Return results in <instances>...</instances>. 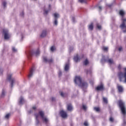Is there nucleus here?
Here are the masks:
<instances>
[{
	"label": "nucleus",
	"instance_id": "nucleus-2",
	"mask_svg": "<svg viewBox=\"0 0 126 126\" xmlns=\"http://www.w3.org/2000/svg\"><path fill=\"white\" fill-rule=\"evenodd\" d=\"M119 106L120 108L121 113L123 116H126V104H125V102H124L122 100H119Z\"/></svg>",
	"mask_w": 126,
	"mask_h": 126
},
{
	"label": "nucleus",
	"instance_id": "nucleus-23",
	"mask_svg": "<svg viewBox=\"0 0 126 126\" xmlns=\"http://www.w3.org/2000/svg\"><path fill=\"white\" fill-rule=\"evenodd\" d=\"M94 110L95 111V112H100V111H101V109H100L99 107H94Z\"/></svg>",
	"mask_w": 126,
	"mask_h": 126
},
{
	"label": "nucleus",
	"instance_id": "nucleus-15",
	"mask_svg": "<svg viewBox=\"0 0 126 126\" xmlns=\"http://www.w3.org/2000/svg\"><path fill=\"white\" fill-rule=\"evenodd\" d=\"M73 109V108L72 107V105L71 103H69L67 105V111H69L70 112H71L72 110Z\"/></svg>",
	"mask_w": 126,
	"mask_h": 126
},
{
	"label": "nucleus",
	"instance_id": "nucleus-9",
	"mask_svg": "<svg viewBox=\"0 0 126 126\" xmlns=\"http://www.w3.org/2000/svg\"><path fill=\"white\" fill-rule=\"evenodd\" d=\"M104 85L103 84H101L95 88V90L96 91H104Z\"/></svg>",
	"mask_w": 126,
	"mask_h": 126
},
{
	"label": "nucleus",
	"instance_id": "nucleus-38",
	"mask_svg": "<svg viewBox=\"0 0 126 126\" xmlns=\"http://www.w3.org/2000/svg\"><path fill=\"white\" fill-rule=\"evenodd\" d=\"M118 50H119V52H121V51H123V47L122 46L118 48Z\"/></svg>",
	"mask_w": 126,
	"mask_h": 126
},
{
	"label": "nucleus",
	"instance_id": "nucleus-17",
	"mask_svg": "<svg viewBox=\"0 0 126 126\" xmlns=\"http://www.w3.org/2000/svg\"><path fill=\"white\" fill-rule=\"evenodd\" d=\"M34 70V69L33 67L31 68L30 71V73L29 74V77L30 78L31 77H32V76L33 75V71Z\"/></svg>",
	"mask_w": 126,
	"mask_h": 126
},
{
	"label": "nucleus",
	"instance_id": "nucleus-12",
	"mask_svg": "<svg viewBox=\"0 0 126 126\" xmlns=\"http://www.w3.org/2000/svg\"><path fill=\"white\" fill-rule=\"evenodd\" d=\"M54 16L55 17L54 24L55 25H58V18L60 16L58 13H55L54 14Z\"/></svg>",
	"mask_w": 126,
	"mask_h": 126
},
{
	"label": "nucleus",
	"instance_id": "nucleus-3",
	"mask_svg": "<svg viewBox=\"0 0 126 126\" xmlns=\"http://www.w3.org/2000/svg\"><path fill=\"white\" fill-rule=\"evenodd\" d=\"M124 70L125 71L124 73L120 71L118 73L117 76L119 78L120 82H122L124 78H125L124 82L126 83V68H124Z\"/></svg>",
	"mask_w": 126,
	"mask_h": 126
},
{
	"label": "nucleus",
	"instance_id": "nucleus-4",
	"mask_svg": "<svg viewBox=\"0 0 126 126\" xmlns=\"http://www.w3.org/2000/svg\"><path fill=\"white\" fill-rule=\"evenodd\" d=\"M40 55V50L37 49L35 52L32 51H30L28 54V57H33L35 56V57H38Z\"/></svg>",
	"mask_w": 126,
	"mask_h": 126
},
{
	"label": "nucleus",
	"instance_id": "nucleus-39",
	"mask_svg": "<svg viewBox=\"0 0 126 126\" xmlns=\"http://www.w3.org/2000/svg\"><path fill=\"white\" fill-rule=\"evenodd\" d=\"M48 13H49V10H44V14H48Z\"/></svg>",
	"mask_w": 126,
	"mask_h": 126
},
{
	"label": "nucleus",
	"instance_id": "nucleus-11",
	"mask_svg": "<svg viewBox=\"0 0 126 126\" xmlns=\"http://www.w3.org/2000/svg\"><path fill=\"white\" fill-rule=\"evenodd\" d=\"M119 14L120 16H121L122 20H123V19H124V17H125V16L126 15V12L123 9L120 10Z\"/></svg>",
	"mask_w": 126,
	"mask_h": 126
},
{
	"label": "nucleus",
	"instance_id": "nucleus-18",
	"mask_svg": "<svg viewBox=\"0 0 126 126\" xmlns=\"http://www.w3.org/2000/svg\"><path fill=\"white\" fill-rule=\"evenodd\" d=\"M46 35H47V31L44 30V31H43L42 33L40 35V37H41L42 38H43V37H46Z\"/></svg>",
	"mask_w": 126,
	"mask_h": 126
},
{
	"label": "nucleus",
	"instance_id": "nucleus-49",
	"mask_svg": "<svg viewBox=\"0 0 126 126\" xmlns=\"http://www.w3.org/2000/svg\"><path fill=\"white\" fill-rule=\"evenodd\" d=\"M87 74H88V71H87Z\"/></svg>",
	"mask_w": 126,
	"mask_h": 126
},
{
	"label": "nucleus",
	"instance_id": "nucleus-1",
	"mask_svg": "<svg viewBox=\"0 0 126 126\" xmlns=\"http://www.w3.org/2000/svg\"><path fill=\"white\" fill-rule=\"evenodd\" d=\"M74 81L75 84H77V85L80 86L82 88H87L88 87V84L86 82H82V79L79 76H76Z\"/></svg>",
	"mask_w": 126,
	"mask_h": 126
},
{
	"label": "nucleus",
	"instance_id": "nucleus-26",
	"mask_svg": "<svg viewBox=\"0 0 126 126\" xmlns=\"http://www.w3.org/2000/svg\"><path fill=\"white\" fill-rule=\"evenodd\" d=\"M50 51L51 52H54V51H56V47L53 46H51V47L50 48Z\"/></svg>",
	"mask_w": 126,
	"mask_h": 126
},
{
	"label": "nucleus",
	"instance_id": "nucleus-13",
	"mask_svg": "<svg viewBox=\"0 0 126 126\" xmlns=\"http://www.w3.org/2000/svg\"><path fill=\"white\" fill-rule=\"evenodd\" d=\"M54 60H53V58H51L50 59H47V57H43V62H45V63H52Z\"/></svg>",
	"mask_w": 126,
	"mask_h": 126
},
{
	"label": "nucleus",
	"instance_id": "nucleus-43",
	"mask_svg": "<svg viewBox=\"0 0 126 126\" xmlns=\"http://www.w3.org/2000/svg\"><path fill=\"white\" fill-rule=\"evenodd\" d=\"M121 68H122V66L121 65H119L118 69H119L120 70Z\"/></svg>",
	"mask_w": 126,
	"mask_h": 126
},
{
	"label": "nucleus",
	"instance_id": "nucleus-7",
	"mask_svg": "<svg viewBox=\"0 0 126 126\" xmlns=\"http://www.w3.org/2000/svg\"><path fill=\"white\" fill-rule=\"evenodd\" d=\"M3 33L4 36V39L5 40H7V39H9L10 36H9V34L8 33V31L7 30H3Z\"/></svg>",
	"mask_w": 126,
	"mask_h": 126
},
{
	"label": "nucleus",
	"instance_id": "nucleus-47",
	"mask_svg": "<svg viewBox=\"0 0 126 126\" xmlns=\"http://www.w3.org/2000/svg\"><path fill=\"white\" fill-rule=\"evenodd\" d=\"M61 75H62V72L61 71L59 72V76H61Z\"/></svg>",
	"mask_w": 126,
	"mask_h": 126
},
{
	"label": "nucleus",
	"instance_id": "nucleus-28",
	"mask_svg": "<svg viewBox=\"0 0 126 126\" xmlns=\"http://www.w3.org/2000/svg\"><path fill=\"white\" fill-rule=\"evenodd\" d=\"M82 109L84 111H86V110H87V106L86 105L83 104L82 105Z\"/></svg>",
	"mask_w": 126,
	"mask_h": 126
},
{
	"label": "nucleus",
	"instance_id": "nucleus-25",
	"mask_svg": "<svg viewBox=\"0 0 126 126\" xmlns=\"http://www.w3.org/2000/svg\"><path fill=\"white\" fill-rule=\"evenodd\" d=\"M79 2L80 3H86L87 2V0H78Z\"/></svg>",
	"mask_w": 126,
	"mask_h": 126
},
{
	"label": "nucleus",
	"instance_id": "nucleus-24",
	"mask_svg": "<svg viewBox=\"0 0 126 126\" xmlns=\"http://www.w3.org/2000/svg\"><path fill=\"white\" fill-rule=\"evenodd\" d=\"M93 28H94L93 23H92L89 26V29H90V30H91V31H92V30H93Z\"/></svg>",
	"mask_w": 126,
	"mask_h": 126
},
{
	"label": "nucleus",
	"instance_id": "nucleus-16",
	"mask_svg": "<svg viewBox=\"0 0 126 126\" xmlns=\"http://www.w3.org/2000/svg\"><path fill=\"white\" fill-rule=\"evenodd\" d=\"M117 88L118 89L119 92H121V93L123 92L124 88H123V86L118 85Z\"/></svg>",
	"mask_w": 126,
	"mask_h": 126
},
{
	"label": "nucleus",
	"instance_id": "nucleus-46",
	"mask_svg": "<svg viewBox=\"0 0 126 126\" xmlns=\"http://www.w3.org/2000/svg\"><path fill=\"white\" fill-rule=\"evenodd\" d=\"M32 109H33V110H36V106H33Z\"/></svg>",
	"mask_w": 126,
	"mask_h": 126
},
{
	"label": "nucleus",
	"instance_id": "nucleus-33",
	"mask_svg": "<svg viewBox=\"0 0 126 126\" xmlns=\"http://www.w3.org/2000/svg\"><path fill=\"white\" fill-rule=\"evenodd\" d=\"M109 121L110 122H111V123H113L114 122V118L112 117H111L109 119Z\"/></svg>",
	"mask_w": 126,
	"mask_h": 126
},
{
	"label": "nucleus",
	"instance_id": "nucleus-10",
	"mask_svg": "<svg viewBox=\"0 0 126 126\" xmlns=\"http://www.w3.org/2000/svg\"><path fill=\"white\" fill-rule=\"evenodd\" d=\"M60 115L62 118L63 119H65L67 118V114H66V112L65 111H64L63 110H61L60 111Z\"/></svg>",
	"mask_w": 126,
	"mask_h": 126
},
{
	"label": "nucleus",
	"instance_id": "nucleus-41",
	"mask_svg": "<svg viewBox=\"0 0 126 126\" xmlns=\"http://www.w3.org/2000/svg\"><path fill=\"white\" fill-rule=\"evenodd\" d=\"M98 9L99 11H101V10H102V7L101 6H98Z\"/></svg>",
	"mask_w": 126,
	"mask_h": 126
},
{
	"label": "nucleus",
	"instance_id": "nucleus-14",
	"mask_svg": "<svg viewBox=\"0 0 126 126\" xmlns=\"http://www.w3.org/2000/svg\"><path fill=\"white\" fill-rule=\"evenodd\" d=\"M80 60H81V58L79 57V56L77 54L74 57V61L75 62V63H78V62L80 61Z\"/></svg>",
	"mask_w": 126,
	"mask_h": 126
},
{
	"label": "nucleus",
	"instance_id": "nucleus-37",
	"mask_svg": "<svg viewBox=\"0 0 126 126\" xmlns=\"http://www.w3.org/2000/svg\"><path fill=\"white\" fill-rule=\"evenodd\" d=\"M2 4H3L4 7H6V2H5V1L3 2Z\"/></svg>",
	"mask_w": 126,
	"mask_h": 126
},
{
	"label": "nucleus",
	"instance_id": "nucleus-27",
	"mask_svg": "<svg viewBox=\"0 0 126 126\" xmlns=\"http://www.w3.org/2000/svg\"><path fill=\"white\" fill-rule=\"evenodd\" d=\"M89 63V61H88V59H86L85 61H84V64L85 65H87Z\"/></svg>",
	"mask_w": 126,
	"mask_h": 126
},
{
	"label": "nucleus",
	"instance_id": "nucleus-29",
	"mask_svg": "<svg viewBox=\"0 0 126 126\" xmlns=\"http://www.w3.org/2000/svg\"><path fill=\"white\" fill-rule=\"evenodd\" d=\"M10 117V114L8 113L6 114L5 116V119H6L7 120H8L9 119V117Z\"/></svg>",
	"mask_w": 126,
	"mask_h": 126
},
{
	"label": "nucleus",
	"instance_id": "nucleus-30",
	"mask_svg": "<svg viewBox=\"0 0 126 126\" xmlns=\"http://www.w3.org/2000/svg\"><path fill=\"white\" fill-rule=\"evenodd\" d=\"M4 95H5V92L4 91V90H3L2 91V94L1 95V97L2 98L4 97Z\"/></svg>",
	"mask_w": 126,
	"mask_h": 126
},
{
	"label": "nucleus",
	"instance_id": "nucleus-42",
	"mask_svg": "<svg viewBox=\"0 0 126 126\" xmlns=\"http://www.w3.org/2000/svg\"><path fill=\"white\" fill-rule=\"evenodd\" d=\"M123 125H124V126H126V120H124V122H123Z\"/></svg>",
	"mask_w": 126,
	"mask_h": 126
},
{
	"label": "nucleus",
	"instance_id": "nucleus-31",
	"mask_svg": "<svg viewBox=\"0 0 126 126\" xmlns=\"http://www.w3.org/2000/svg\"><path fill=\"white\" fill-rule=\"evenodd\" d=\"M108 47H102V50L105 52H108Z\"/></svg>",
	"mask_w": 126,
	"mask_h": 126
},
{
	"label": "nucleus",
	"instance_id": "nucleus-5",
	"mask_svg": "<svg viewBox=\"0 0 126 126\" xmlns=\"http://www.w3.org/2000/svg\"><path fill=\"white\" fill-rule=\"evenodd\" d=\"M38 114L39 116H40V117H41V119H42L43 122H44V123H46V124H47V123H48V119L45 117V113H44V112L42 111H39Z\"/></svg>",
	"mask_w": 126,
	"mask_h": 126
},
{
	"label": "nucleus",
	"instance_id": "nucleus-21",
	"mask_svg": "<svg viewBox=\"0 0 126 126\" xmlns=\"http://www.w3.org/2000/svg\"><path fill=\"white\" fill-rule=\"evenodd\" d=\"M102 100L104 104H108V98L107 97H103Z\"/></svg>",
	"mask_w": 126,
	"mask_h": 126
},
{
	"label": "nucleus",
	"instance_id": "nucleus-32",
	"mask_svg": "<svg viewBox=\"0 0 126 126\" xmlns=\"http://www.w3.org/2000/svg\"><path fill=\"white\" fill-rule=\"evenodd\" d=\"M108 63H109L112 64L114 63V61H113V59H109L108 60Z\"/></svg>",
	"mask_w": 126,
	"mask_h": 126
},
{
	"label": "nucleus",
	"instance_id": "nucleus-35",
	"mask_svg": "<svg viewBox=\"0 0 126 126\" xmlns=\"http://www.w3.org/2000/svg\"><path fill=\"white\" fill-rule=\"evenodd\" d=\"M96 27L98 29H99V30H101V29L102 28V27H101L100 25H97Z\"/></svg>",
	"mask_w": 126,
	"mask_h": 126
},
{
	"label": "nucleus",
	"instance_id": "nucleus-45",
	"mask_svg": "<svg viewBox=\"0 0 126 126\" xmlns=\"http://www.w3.org/2000/svg\"><path fill=\"white\" fill-rule=\"evenodd\" d=\"M51 100L52 101H55V100H56V98H55V97H52Z\"/></svg>",
	"mask_w": 126,
	"mask_h": 126
},
{
	"label": "nucleus",
	"instance_id": "nucleus-34",
	"mask_svg": "<svg viewBox=\"0 0 126 126\" xmlns=\"http://www.w3.org/2000/svg\"><path fill=\"white\" fill-rule=\"evenodd\" d=\"M23 101H24L23 98H21L19 101L20 104H22L23 103Z\"/></svg>",
	"mask_w": 126,
	"mask_h": 126
},
{
	"label": "nucleus",
	"instance_id": "nucleus-19",
	"mask_svg": "<svg viewBox=\"0 0 126 126\" xmlns=\"http://www.w3.org/2000/svg\"><path fill=\"white\" fill-rule=\"evenodd\" d=\"M68 69H69V63H66L64 67L65 71H68Z\"/></svg>",
	"mask_w": 126,
	"mask_h": 126
},
{
	"label": "nucleus",
	"instance_id": "nucleus-22",
	"mask_svg": "<svg viewBox=\"0 0 126 126\" xmlns=\"http://www.w3.org/2000/svg\"><path fill=\"white\" fill-rule=\"evenodd\" d=\"M59 93L62 97H66L67 96L66 94L63 93V92H60Z\"/></svg>",
	"mask_w": 126,
	"mask_h": 126
},
{
	"label": "nucleus",
	"instance_id": "nucleus-44",
	"mask_svg": "<svg viewBox=\"0 0 126 126\" xmlns=\"http://www.w3.org/2000/svg\"><path fill=\"white\" fill-rule=\"evenodd\" d=\"M24 12H22V13L21 14V16H24Z\"/></svg>",
	"mask_w": 126,
	"mask_h": 126
},
{
	"label": "nucleus",
	"instance_id": "nucleus-6",
	"mask_svg": "<svg viewBox=\"0 0 126 126\" xmlns=\"http://www.w3.org/2000/svg\"><path fill=\"white\" fill-rule=\"evenodd\" d=\"M122 21L123 22L122 24L120 25V28H121V29H125V30L123 31V32L124 33H126V19H122Z\"/></svg>",
	"mask_w": 126,
	"mask_h": 126
},
{
	"label": "nucleus",
	"instance_id": "nucleus-36",
	"mask_svg": "<svg viewBox=\"0 0 126 126\" xmlns=\"http://www.w3.org/2000/svg\"><path fill=\"white\" fill-rule=\"evenodd\" d=\"M84 126H88V123L87 121H85L84 123Z\"/></svg>",
	"mask_w": 126,
	"mask_h": 126
},
{
	"label": "nucleus",
	"instance_id": "nucleus-48",
	"mask_svg": "<svg viewBox=\"0 0 126 126\" xmlns=\"http://www.w3.org/2000/svg\"><path fill=\"white\" fill-rule=\"evenodd\" d=\"M49 9H51V5H49Z\"/></svg>",
	"mask_w": 126,
	"mask_h": 126
},
{
	"label": "nucleus",
	"instance_id": "nucleus-8",
	"mask_svg": "<svg viewBox=\"0 0 126 126\" xmlns=\"http://www.w3.org/2000/svg\"><path fill=\"white\" fill-rule=\"evenodd\" d=\"M12 76V75L10 74L8 75L7 76V79L9 80V81H11V87H13V83H14V79H11V77Z\"/></svg>",
	"mask_w": 126,
	"mask_h": 126
},
{
	"label": "nucleus",
	"instance_id": "nucleus-40",
	"mask_svg": "<svg viewBox=\"0 0 126 126\" xmlns=\"http://www.w3.org/2000/svg\"><path fill=\"white\" fill-rule=\"evenodd\" d=\"M12 50L13 52H15L17 51L16 49L15 48H14V47H13V48H12Z\"/></svg>",
	"mask_w": 126,
	"mask_h": 126
},
{
	"label": "nucleus",
	"instance_id": "nucleus-20",
	"mask_svg": "<svg viewBox=\"0 0 126 126\" xmlns=\"http://www.w3.org/2000/svg\"><path fill=\"white\" fill-rule=\"evenodd\" d=\"M35 116L36 120V124L39 125V124H40V121H39V119H38V118H39V114H35Z\"/></svg>",
	"mask_w": 126,
	"mask_h": 126
}]
</instances>
